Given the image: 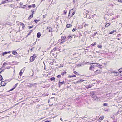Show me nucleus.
Segmentation results:
<instances>
[{"label": "nucleus", "instance_id": "9b49d317", "mask_svg": "<svg viewBox=\"0 0 122 122\" xmlns=\"http://www.w3.org/2000/svg\"><path fill=\"white\" fill-rule=\"evenodd\" d=\"M1 85L2 86H5V85L4 84V81H2L1 82Z\"/></svg>", "mask_w": 122, "mask_h": 122}, {"label": "nucleus", "instance_id": "473e14b6", "mask_svg": "<svg viewBox=\"0 0 122 122\" xmlns=\"http://www.w3.org/2000/svg\"><path fill=\"white\" fill-rule=\"evenodd\" d=\"M18 85V83H17L15 84L14 86V89L16 87L17 85Z\"/></svg>", "mask_w": 122, "mask_h": 122}, {"label": "nucleus", "instance_id": "49530a36", "mask_svg": "<svg viewBox=\"0 0 122 122\" xmlns=\"http://www.w3.org/2000/svg\"><path fill=\"white\" fill-rule=\"evenodd\" d=\"M26 5H24L23 6L24 7H21V8H25L26 7Z\"/></svg>", "mask_w": 122, "mask_h": 122}, {"label": "nucleus", "instance_id": "2eb2a0df", "mask_svg": "<svg viewBox=\"0 0 122 122\" xmlns=\"http://www.w3.org/2000/svg\"><path fill=\"white\" fill-rule=\"evenodd\" d=\"M55 79V78L54 77H52L51 78H50V80L51 81H54V80Z\"/></svg>", "mask_w": 122, "mask_h": 122}, {"label": "nucleus", "instance_id": "39448f33", "mask_svg": "<svg viewBox=\"0 0 122 122\" xmlns=\"http://www.w3.org/2000/svg\"><path fill=\"white\" fill-rule=\"evenodd\" d=\"M91 64L92 65V66H102L99 64L97 63H92Z\"/></svg>", "mask_w": 122, "mask_h": 122}, {"label": "nucleus", "instance_id": "72a5a7b5", "mask_svg": "<svg viewBox=\"0 0 122 122\" xmlns=\"http://www.w3.org/2000/svg\"><path fill=\"white\" fill-rule=\"evenodd\" d=\"M32 31H33V30H30V31H29V33H28V35H30L31 34V33Z\"/></svg>", "mask_w": 122, "mask_h": 122}, {"label": "nucleus", "instance_id": "f704fd0d", "mask_svg": "<svg viewBox=\"0 0 122 122\" xmlns=\"http://www.w3.org/2000/svg\"><path fill=\"white\" fill-rule=\"evenodd\" d=\"M33 27V25L32 26H28V28L29 29H30L32 28Z\"/></svg>", "mask_w": 122, "mask_h": 122}, {"label": "nucleus", "instance_id": "cd10ccee", "mask_svg": "<svg viewBox=\"0 0 122 122\" xmlns=\"http://www.w3.org/2000/svg\"><path fill=\"white\" fill-rule=\"evenodd\" d=\"M39 21V20H36V19L34 20V22H35L36 23V24L37 23V21Z\"/></svg>", "mask_w": 122, "mask_h": 122}, {"label": "nucleus", "instance_id": "8fccbe9b", "mask_svg": "<svg viewBox=\"0 0 122 122\" xmlns=\"http://www.w3.org/2000/svg\"><path fill=\"white\" fill-rule=\"evenodd\" d=\"M97 32L95 33H94V34H93V36H95L96 35V34H97Z\"/></svg>", "mask_w": 122, "mask_h": 122}, {"label": "nucleus", "instance_id": "4d7b16f0", "mask_svg": "<svg viewBox=\"0 0 122 122\" xmlns=\"http://www.w3.org/2000/svg\"><path fill=\"white\" fill-rule=\"evenodd\" d=\"M20 5H23V3H22V2H20Z\"/></svg>", "mask_w": 122, "mask_h": 122}, {"label": "nucleus", "instance_id": "a878e982", "mask_svg": "<svg viewBox=\"0 0 122 122\" xmlns=\"http://www.w3.org/2000/svg\"><path fill=\"white\" fill-rule=\"evenodd\" d=\"M98 47L99 48H100V49H101L102 48V46L101 45H98Z\"/></svg>", "mask_w": 122, "mask_h": 122}, {"label": "nucleus", "instance_id": "3c124183", "mask_svg": "<svg viewBox=\"0 0 122 122\" xmlns=\"http://www.w3.org/2000/svg\"><path fill=\"white\" fill-rule=\"evenodd\" d=\"M4 71V69H3L0 72V74L2 72H3Z\"/></svg>", "mask_w": 122, "mask_h": 122}, {"label": "nucleus", "instance_id": "79ce46f5", "mask_svg": "<svg viewBox=\"0 0 122 122\" xmlns=\"http://www.w3.org/2000/svg\"><path fill=\"white\" fill-rule=\"evenodd\" d=\"M62 39L65 40H66V36H64L63 37V38Z\"/></svg>", "mask_w": 122, "mask_h": 122}, {"label": "nucleus", "instance_id": "de8ad7c7", "mask_svg": "<svg viewBox=\"0 0 122 122\" xmlns=\"http://www.w3.org/2000/svg\"><path fill=\"white\" fill-rule=\"evenodd\" d=\"M46 14L44 15L43 16V18H45L46 17Z\"/></svg>", "mask_w": 122, "mask_h": 122}, {"label": "nucleus", "instance_id": "b1692460", "mask_svg": "<svg viewBox=\"0 0 122 122\" xmlns=\"http://www.w3.org/2000/svg\"><path fill=\"white\" fill-rule=\"evenodd\" d=\"M91 65V66L90 67V68H89V69L90 70H92V68H93V66H92V65Z\"/></svg>", "mask_w": 122, "mask_h": 122}, {"label": "nucleus", "instance_id": "0e129e2a", "mask_svg": "<svg viewBox=\"0 0 122 122\" xmlns=\"http://www.w3.org/2000/svg\"><path fill=\"white\" fill-rule=\"evenodd\" d=\"M75 54H77V55H78V54H77V53H74V54H73V55H75Z\"/></svg>", "mask_w": 122, "mask_h": 122}, {"label": "nucleus", "instance_id": "c9c22d12", "mask_svg": "<svg viewBox=\"0 0 122 122\" xmlns=\"http://www.w3.org/2000/svg\"><path fill=\"white\" fill-rule=\"evenodd\" d=\"M65 40H66L62 39L61 40V43H62L64 42V41H65Z\"/></svg>", "mask_w": 122, "mask_h": 122}, {"label": "nucleus", "instance_id": "c756f323", "mask_svg": "<svg viewBox=\"0 0 122 122\" xmlns=\"http://www.w3.org/2000/svg\"><path fill=\"white\" fill-rule=\"evenodd\" d=\"M7 54V52H4L2 53V55H5L6 54Z\"/></svg>", "mask_w": 122, "mask_h": 122}, {"label": "nucleus", "instance_id": "7c9ffc66", "mask_svg": "<svg viewBox=\"0 0 122 122\" xmlns=\"http://www.w3.org/2000/svg\"><path fill=\"white\" fill-rule=\"evenodd\" d=\"M108 105V104L107 103H104L103 104V106H107Z\"/></svg>", "mask_w": 122, "mask_h": 122}, {"label": "nucleus", "instance_id": "58836bf2", "mask_svg": "<svg viewBox=\"0 0 122 122\" xmlns=\"http://www.w3.org/2000/svg\"><path fill=\"white\" fill-rule=\"evenodd\" d=\"M6 63H4L3 64V65L2 66V67H4L6 65Z\"/></svg>", "mask_w": 122, "mask_h": 122}, {"label": "nucleus", "instance_id": "7ed1b4c3", "mask_svg": "<svg viewBox=\"0 0 122 122\" xmlns=\"http://www.w3.org/2000/svg\"><path fill=\"white\" fill-rule=\"evenodd\" d=\"M36 11V10L35 9H33V10H31V12H32V13L31 14V15H30L29 16L28 18V20L30 19L31 18H32L33 16V14L34 13V11Z\"/></svg>", "mask_w": 122, "mask_h": 122}, {"label": "nucleus", "instance_id": "09e8293b", "mask_svg": "<svg viewBox=\"0 0 122 122\" xmlns=\"http://www.w3.org/2000/svg\"><path fill=\"white\" fill-rule=\"evenodd\" d=\"M118 1L119 2L122 3V0H118Z\"/></svg>", "mask_w": 122, "mask_h": 122}, {"label": "nucleus", "instance_id": "4be33fe9", "mask_svg": "<svg viewBox=\"0 0 122 122\" xmlns=\"http://www.w3.org/2000/svg\"><path fill=\"white\" fill-rule=\"evenodd\" d=\"M6 3L7 2H12L13 1L12 0H5Z\"/></svg>", "mask_w": 122, "mask_h": 122}, {"label": "nucleus", "instance_id": "bf43d9fd", "mask_svg": "<svg viewBox=\"0 0 122 122\" xmlns=\"http://www.w3.org/2000/svg\"><path fill=\"white\" fill-rule=\"evenodd\" d=\"M21 25H24V27H25V25H24V24L23 23H22L21 24Z\"/></svg>", "mask_w": 122, "mask_h": 122}, {"label": "nucleus", "instance_id": "aec40b11", "mask_svg": "<svg viewBox=\"0 0 122 122\" xmlns=\"http://www.w3.org/2000/svg\"><path fill=\"white\" fill-rule=\"evenodd\" d=\"M110 25V24L109 23H107V24H106V25L105 26V27H107L109 26Z\"/></svg>", "mask_w": 122, "mask_h": 122}, {"label": "nucleus", "instance_id": "5701e85b", "mask_svg": "<svg viewBox=\"0 0 122 122\" xmlns=\"http://www.w3.org/2000/svg\"><path fill=\"white\" fill-rule=\"evenodd\" d=\"M89 26V24H85V25H84V27H88Z\"/></svg>", "mask_w": 122, "mask_h": 122}, {"label": "nucleus", "instance_id": "ddd939ff", "mask_svg": "<svg viewBox=\"0 0 122 122\" xmlns=\"http://www.w3.org/2000/svg\"><path fill=\"white\" fill-rule=\"evenodd\" d=\"M6 3L5 0H3L2 1L1 3H0V4H3Z\"/></svg>", "mask_w": 122, "mask_h": 122}, {"label": "nucleus", "instance_id": "412c9836", "mask_svg": "<svg viewBox=\"0 0 122 122\" xmlns=\"http://www.w3.org/2000/svg\"><path fill=\"white\" fill-rule=\"evenodd\" d=\"M22 70H21L19 73V75L20 76H21L22 75V74L23 72V71L22 72Z\"/></svg>", "mask_w": 122, "mask_h": 122}, {"label": "nucleus", "instance_id": "37998d69", "mask_svg": "<svg viewBox=\"0 0 122 122\" xmlns=\"http://www.w3.org/2000/svg\"><path fill=\"white\" fill-rule=\"evenodd\" d=\"M73 71V73H75L77 75V74L78 73L77 72H76V71Z\"/></svg>", "mask_w": 122, "mask_h": 122}, {"label": "nucleus", "instance_id": "f257e3e1", "mask_svg": "<svg viewBox=\"0 0 122 122\" xmlns=\"http://www.w3.org/2000/svg\"><path fill=\"white\" fill-rule=\"evenodd\" d=\"M91 96L93 98V99L96 101H98V97L94 94L93 92H92L90 93Z\"/></svg>", "mask_w": 122, "mask_h": 122}, {"label": "nucleus", "instance_id": "a18cd8bd", "mask_svg": "<svg viewBox=\"0 0 122 122\" xmlns=\"http://www.w3.org/2000/svg\"><path fill=\"white\" fill-rule=\"evenodd\" d=\"M32 5L33 8H35V4H32Z\"/></svg>", "mask_w": 122, "mask_h": 122}, {"label": "nucleus", "instance_id": "4468645a", "mask_svg": "<svg viewBox=\"0 0 122 122\" xmlns=\"http://www.w3.org/2000/svg\"><path fill=\"white\" fill-rule=\"evenodd\" d=\"M104 118V116H101L99 118V120H103Z\"/></svg>", "mask_w": 122, "mask_h": 122}, {"label": "nucleus", "instance_id": "f8f14e48", "mask_svg": "<svg viewBox=\"0 0 122 122\" xmlns=\"http://www.w3.org/2000/svg\"><path fill=\"white\" fill-rule=\"evenodd\" d=\"M76 76V75H69L68 77L70 78L75 77Z\"/></svg>", "mask_w": 122, "mask_h": 122}, {"label": "nucleus", "instance_id": "9d476101", "mask_svg": "<svg viewBox=\"0 0 122 122\" xmlns=\"http://www.w3.org/2000/svg\"><path fill=\"white\" fill-rule=\"evenodd\" d=\"M41 35V33L40 32H38L37 33V37L38 38H39L40 37Z\"/></svg>", "mask_w": 122, "mask_h": 122}, {"label": "nucleus", "instance_id": "20e7f679", "mask_svg": "<svg viewBox=\"0 0 122 122\" xmlns=\"http://www.w3.org/2000/svg\"><path fill=\"white\" fill-rule=\"evenodd\" d=\"M63 84L65 85V82L64 81H63L62 82H61L60 81H59L58 82V87H61V86Z\"/></svg>", "mask_w": 122, "mask_h": 122}, {"label": "nucleus", "instance_id": "e2e57ef3", "mask_svg": "<svg viewBox=\"0 0 122 122\" xmlns=\"http://www.w3.org/2000/svg\"><path fill=\"white\" fill-rule=\"evenodd\" d=\"M34 48H31V49L30 50L31 51H32L33 50Z\"/></svg>", "mask_w": 122, "mask_h": 122}, {"label": "nucleus", "instance_id": "a211bd4d", "mask_svg": "<svg viewBox=\"0 0 122 122\" xmlns=\"http://www.w3.org/2000/svg\"><path fill=\"white\" fill-rule=\"evenodd\" d=\"M100 72V71L99 70H97L96 71V73L97 74Z\"/></svg>", "mask_w": 122, "mask_h": 122}, {"label": "nucleus", "instance_id": "c85d7f7f", "mask_svg": "<svg viewBox=\"0 0 122 122\" xmlns=\"http://www.w3.org/2000/svg\"><path fill=\"white\" fill-rule=\"evenodd\" d=\"M96 44V42H95L94 43H93L91 45V46H95Z\"/></svg>", "mask_w": 122, "mask_h": 122}, {"label": "nucleus", "instance_id": "ea45409f", "mask_svg": "<svg viewBox=\"0 0 122 122\" xmlns=\"http://www.w3.org/2000/svg\"><path fill=\"white\" fill-rule=\"evenodd\" d=\"M77 29L76 28H73L72 29V31L73 32H74Z\"/></svg>", "mask_w": 122, "mask_h": 122}, {"label": "nucleus", "instance_id": "680f3d73", "mask_svg": "<svg viewBox=\"0 0 122 122\" xmlns=\"http://www.w3.org/2000/svg\"><path fill=\"white\" fill-rule=\"evenodd\" d=\"M36 41H35V42H34V43H33L32 44H33V45H34L36 43Z\"/></svg>", "mask_w": 122, "mask_h": 122}, {"label": "nucleus", "instance_id": "6e6d98bb", "mask_svg": "<svg viewBox=\"0 0 122 122\" xmlns=\"http://www.w3.org/2000/svg\"><path fill=\"white\" fill-rule=\"evenodd\" d=\"M10 67H11L10 66V67H7L6 68L7 69H9L10 68Z\"/></svg>", "mask_w": 122, "mask_h": 122}, {"label": "nucleus", "instance_id": "dca6fc26", "mask_svg": "<svg viewBox=\"0 0 122 122\" xmlns=\"http://www.w3.org/2000/svg\"><path fill=\"white\" fill-rule=\"evenodd\" d=\"M12 54L14 55L17 54H18L15 51H14L12 52Z\"/></svg>", "mask_w": 122, "mask_h": 122}, {"label": "nucleus", "instance_id": "338daca9", "mask_svg": "<svg viewBox=\"0 0 122 122\" xmlns=\"http://www.w3.org/2000/svg\"><path fill=\"white\" fill-rule=\"evenodd\" d=\"M34 72H33L32 74V75L31 76H33V75H34Z\"/></svg>", "mask_w": 122, "mask_h": 122}, {"label": "nucleus", "instance_id": "f3484780", "mask_svg": "<svg viewBox=\"0 0 122 122\" xmlns=\"http://www.w3.org/2000/svg\"><path fill=\"white\" fill-rule=\"evenodd\" d=\"M116 31V30H114L110 32L109 33V34H112L114 32H115Z\"/></svg>", "mask_w": 122, "mask_h": 122}, {"label": "nucleus", "instance_id": "69168bd1", "mask_svg": "<svg viewBox=\"0 0 122 122\" xmlns=\"http://www.w3.org/2000/svg\"><path fill=\"white\" fill-rule=\"evenodd\" d=\"M83 117V118H86L87 117H85V116H84V117Z\"/></svg>", "mask_w": 122, "mask_h": 122}, {"label": "nucleus", "instance_id": "393cba45", "mask_svg": "<svg viewBox=\"0 0 122 122\" xmlns=\"http://www.w3.org/2000/svg\"><path fill=\"white\" fill-rule=\"evenodd\" d=\"M67 109L68 112H69L71 110V109L70 108H67Z\"/></svg>", "mask_w": 122, "mask_h": 122}, {"label": "nucleus", "instance_id": "5fc2aeb1", "mask_svg": "<svg viewBox=\"0 0 122 122\" xmlns=\"http://www.w3.org/2000/svg\"><path fill=\"white\" fill-rule=\"evenodd\" d=\"M25 67H24V68H23V69L22 70V71H23V72H24V71L25 70Z\"/></svg>", "mask_w": 122, "mask_h": 122}, {"label": "nucleus", "instance_id": "774afa93", "mask_svg": "<svg viewBox=\"0 0 122 122\" xmlns=\"http://www.w3.org/2000/svg\"><path fill=\"white\" fill-rule=\"evenodd\" d=\"M49 122V121L48 120L46 121H44V122Z\"/></svg>", "mask_w": 122, "mask_h": 122}, {"label": "nucleus", "instance_id": "864d4df0", "mask_svg": "<svg viewBox=\"0 0 122 122\" xmlns=\"http://www.w3.org/2000/svg\"><path fill=\"white\" fill-rule=\"evenodd\" d=\"M12 57V55H10L9 56H8V58H10V57Z\"/></svg>", "mask_w": 122, "mask_h": 122}, {"label": "nucleus", "instance_id": "f03ea898", "mask_svg": "<svg viewBox=\"0 0 122 122\" xmlns=\"http://www.w3.org/2000/svg\"><path fill=\"white\" fill-rule=\"evenodd\" d=\"M37 56L35 54H34L33 56H31L30 58V61L31 62H32L35 59V58Z\"/></svg>", "mask_w": 122, "mask_h": 122}, {"label": "nucleus", "instance_id": "13d9d810", "mask_svg": "<svg viewBox=\"0 0 122 122\" xmlns=\"http://www.w3.org/2000/svg\"><path fill=\"white\" fill-rule=\"evenodd\" d=\"M32 7V5H29L28 6V7L29 8H30Z\"/></svg>", "mask_w": 122, "mask_h": 122}, {"label": "nucleus", "instance_id": "a19ab883", "mask_svg": "<svg viewBox=\"0 0 122 122\" xmlns=\"http://www.w3.org/2000/svg\"><path fill=\"white\" fill-rule=\"evenodd\" d=\"M66 73V72L65 71V72H62V73L61 75H63L64 74H65Z\"/></svg>", "mask_w": 122, "mask_h": 122}, {"label": "nucleus", "instance_id": "4c0bfd02", "mask_svg": "<svg viewBox=\"0 0 122 122\" xmlns=\"http://www.w3.org/2000/svg\"><path fill=\"white\" fill-rule=\"evenodd\" d=\"M68 37L69 38H71L72 37V35H69L68 36Z\"/></svg>", "mask_w": 122, "mask_h": 122}, {"label": "nucleus", "instance_id": "603ef678", "mask_svg": "<svg viewBox=\"0 0 122 122\" xmlns=\"http://www.w3.org/2000/svg\"><path fill=\"white\" fill-rule=\"evenodd\" d=\"M64 14H65L66 13H67V11L65 10H64Z\"/></svg>", "mask_w": 122, "mask_h": 122}, {"label": "nucleus", "instance_id": "2f4dec72", "mask_svg": "<svg viewBox=\"0 0 122 122\" xmlns=\"http://www.w3.org/2000/svg\"><path fill=\"white\" fill-rule=\"evenodd\" d=\"M3 79V78L2 76L1 75H0V81H1Z\"/></svg>", "mask_w": 122, "mask_h": 122}, {"label": "nucleus", "instance_id": "c03bdc74", "mask_svg": "<svg viewBox=\"0 0 122 122\" xmlns=\"http://www.w3.org/2000/svg\"><path fill=\"white\" fill-rule=\"evenodd\" d=\"M61 76V75H57V77L58 78H60Z\"/></svg>", "mask_w": 122, "mask_h": 122}, {"label": "nucleus", "instance_id": "1a4fd4ad", "mask_svg": "<svg viewBox=\"0 0 122 122\" xmlns=\"http://www.w3.org/2000/svg\"><path fill=\"white\" fill-rule=\"evenodd\" d=\"M72 26V25L70 24H68L66 25V27L68 28L69 27H71Z\"/></svg>", "mask_w": 122, "mask_h": 122}, {"label": "nucleus", "instance_id": "0eeeda50", "mask_svg": "<svg viewBox=\"0 0 122 122\" xmlns=\"http://www.w3.org/2000/svg\"><path fill=\"white\" fill-rule=\"evenodd\" d=\"M75 13V11L73 12L72 13V15H71V16H70V11L69 12V15L68 16V18L69 19L72 16H73V15H74Z\"/></svg>", "mask_w": 122, "mask_h": 122}, {"label": "nucleus", "instance_id": "423d86ee", "mask_svg": "<svg viewBox=\"0 0 122 122\" xmlns=\"http://www.w3.org/2000/svg\"><path fill=\"white\" fill-rule=\"evenodd\" d=\"M47 30L49 32H52V28L50 27H47Z\"/></svg>", "mask_w": 122, "mask_h": 122}, {"label": "nucleus", "instance_id": "6e6552de", "mask_svg": "<svg viewBox=\"0 0 122 122\" xmlns=\"http://www.w3.org/2000/svg\"><path fill=\"white\" fill-rule=\"evenodd\" d=\"M84 80H83L81 79L80 80H78L76 82L77 83H79L81 82L84 81Z\"/></svg>", "mask_w": 122, "mask_h": 122}, {"label": "nucleus", "instance_id": "bb28decb", "mask_svg": "<svg viewBox=\"0 0 122 122\" xmlns=\"http://www.w3.org/2000/svg\"><path fill=\"white\" fill-rule=\"evenodd\" d=\"M14 89H15L13 87V88H12L11 89H10V90L9 91H7V92H10V91H12V90H13Z\"/></svg>", "mask_w": 122, "mask_h": 122}, {"label": "nucleus", "instance_id": "052dcab7", "mask_svg": "<svg viewBox=\"0 0 122 122\" xmlns=\"http://www.w3.org/2000/svg\"><path fill=\"white\" fill-rule=\"evenodd\" d=\"M17 104H15L13 106H12L10 108H12L13 107H14L15 106H16V105Z\"/></svg>", "mask_w": 122, "mask_h": 122}, {"label": "nucleus", "instance_id": "6ab92c4d", "mask_svg": "<svg viewBox=\"0 0 122 122\" xmlns=\"http://www.w3.org/2000/svg\"><path fill=\"white\" fill-rule=\"evenodd\" d=\"M15 6V5L13 4H11L9 6V7L11 8H14Z\"/></svg>", "mask_w": 122, "mask_h": 122}, {"label": "nucleus", "instance_id": "e433bc0d", "mask_svg": "<svg viewBox=\"0 0 122 122\" xmlns=\"http://www.w3.org/2000/svg\"><path fill=\"white\" fill-rule=\"evenodd\" d=\"M120 72V73H121V72H122V69H120L118 70Z\"/></svg>", "mask_w": 122, "mask_h": 122}]
</instances>
